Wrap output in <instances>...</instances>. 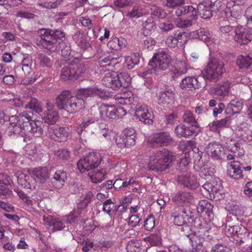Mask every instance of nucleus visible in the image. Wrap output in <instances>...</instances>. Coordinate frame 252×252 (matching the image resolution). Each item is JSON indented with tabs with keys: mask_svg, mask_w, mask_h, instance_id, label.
Returning a JSON list of instances; mask_svg holds the SVG:
<instances>
[{
	"mask_svg": "<svg viewBox=\"0 0 252 252\" xmlns=\"http://www.w3.org/2000/svg\"><path fill=\"white\" fill-rule=\"evenodd\" d=\"M191 36L193 38L202 40L208 46L212 42L213 39L212 35L208 30L201 29L192 33Z\"/></svg>",
	"mask_w": 252,
	"mask_h": 252,
	"instance_id": "nucleus-32",
	"label": "nucleus"
},
{
	"mask_svg": "<svg viewBox=\"0 0 252 252\" xmlns=\"http://www.w3.org/2000/svg\"><path fill=\"white\" fill-rule=\"evenodd\" d=\"M9 125L5 130V133L8 136L19 135L23 137L24 128L20 126L16 123H12L9 121Z\"/></svg>",
	"mask_w": 252,
	"mask_h": 252,
	"instance_id": "nucleus-42",
	"label": "nucleus"
},
{
	"mask_svg": "<svg viewBox=\"0 0 252 252\" xmlns=\"http://www.w3.org/2000/svg\"><path fill=\"white\" fill-rule=\"evenodd\" d=\"M227 174L235 179H239L243 177L242 167L240 163L237 161L230 162L227 168Z\"/></svg>",
	"mask_w": 252,
	"mask_h": 252,
	"instance_id": "nucleus-30",
	"label": "nucleus"
},
{
	"mask_svg": "<svg viewBox=\"0 0 252 252\" xmlns=\"http://www.w3.org/2000/svg\"><path fill=\"white\" fill-rule=\"evenodd\" d=\"M236 63L240 68H247L252 63V58L249 56L240 55L237 58Z\"/></svg>",
	"mask_w": 252,
	"mask_h": 252,
	"instance_id": "nucleus-48",
	"label": "nucleus"
},
{
	"mask_svg": "<svg viewBox=\"0 0 252 252\" xmlns=\"http://www.w3.org/2000/svg\"><path fill=\"white\" fill-rule=\"evenodd\" d=\"M96 109L100 118L104 119L105 118L109 119L121 118L125 116L126 110L122 107H116L114 105L102 104L97 109L96 107L92 108V110Z\"/></svg>",
	"mask_w": 252,
	"mask_h": 252,
	"instance_id": "nucleus-8",
	"label": "nucleus"
},
{
	"mask_svg": "<svg viewBox=\"0 0 252 252\" xmlns=\"http://www.w3.org/2000/svg\"><path fill=\"white\" fill-rule=\"evenodd\" d=\"M101 160V156L99 153L90 152L78 161V168L80 172H84L97 167Z\"/></svg>",
	"mask_w": 252,
	"mask_h": 252,
	"instance_id": "nucleus-9",
	"label": "nucleus"
},
{
	"mask_svg": "<svg viewBox=\"0 0 252 252\" xmlns=\"http://www.w3.org/2000/svg\"><path fill=\"white\" fill-rule=\"evenodd\" d=\"M102 81L106 87L111 88L113 90H117L122 87V82L119 80L117 72L108 71L105 73Z\"/></svg>",
	"mask_w": 252,
	"mask_h": 252,
	"instance_id": "nucleus-17",
	"label": "nucleus"
},
{
	"mask_svg": "<svg viewBox=\"0 0 252 252\" xmlns=\"http://www.w3.org/2000/svg\"><path fill=\"white\" fill-rule=\"evenodd\" d=\"M222 142L224 143L223 148H225L228 152H230L231 153H236L240 149V147H238L236 141L232 137H225L221 139Z\"/></svg>",
	"mask_w": 252,
	"mask_h": 252,
	"instance_id": "nucleus-43",
	"label": "nucleus"
},
{
	"mask_svg": "<svg viewBox=\"0 0 252 252\" xmlns=\"http://www.w3.org/2000/svg\"><path fill=\"white\" fill-rule=\"evenodd\" d=\"M212 2L206 0L197 5V15L199 14L203 19H209L213 15Z\"/></svg>",
	"mask_w": 252,
	"mask_h": 252,
	"instance_id": "nucleus-24",
	"label": "nucleus"
},
{
	"mask_svg": "<svg viewBox=\"0 0 252 252\" xmlns=\"http://www.w3.org/2000/svg\"><path fill=\"white\" fill-rule=\"evenodd\" d=\"M155 219L153 216L150 215L144 221V228L146 230L150 231L155 226Z\"/></svg>",
	"mask_w": 252,
	"mask_h": 252,
	"instance_id": "nucleus-63",
	"label": "nucleus"
},
{
	"mask_svg": "<svg viewBox=\"0 0 252 252\" xmlns=\"http://www.w3.org/2000/svg\"><path fill=\"white\" fill-rule=\"evenodd\" d=\"M213 206L206 200L200 201L196 207L198 213H205V215L210 218L213 215Z\"/></svg>",
	"mask_w": 252,
	"mask_h": 252,
	"instance_id": "nucleus-39",
	"label": "nucleus"
},
{
	"mask_svg": "<svg viewBox=\"0 0 252 252\" xmlns=\"http://www.w3.org/2000/svg\"><path fill=\"white\" fill-rule=\"evenodd\" d=\"M43 124L41 121H33L27 126H24L25 132L23 134V141L28 142L32 137H39L43 132Z\"/></svg>",
	"mask_w": 252,
	"mask_h": 252,
	"instance_id": "nucleus-10",
	"label": "nucleus"
},
{
	"mask_svg": "<svg viewBox=\"0 0 252 252\" xmlns=\"http://www.w3.org/2000/svg\"><path fill=\"white\" fill-rule=\"evenodd\" d=\"M214 174V169L211 168L203 167L200 169L199 175L201 178L205 179H209L210 177L213 176Z\"/></svg>",
	"mask_w": 252,
	"mask_h": 252,
	"instance_id": "nucleus-62",
	"label": "nucleus"
},
{
	"mask_svg": "<svg viewBox=\"0 0 252 252\" xmlns=\"http://www.w3.org/2000/svg\"><path fill=\"white\" fill-rule=\"evenodd\" d=\"M172 141V138L168 132L154 134L148 140L149 146L155 148L158 146H167Z\"/></svg>",
	"mask_w": 252,
	"mask_h": 252,
	"instance_id": "nucleus-11",
	"label": "nucleus"
},
{
	"mask_svg": "<svg viewBox=\"0 0 252 252\" xmlns=\"http://www.w3.org/2000/svg\"><path fill=\"white\" fill-rule=\"evenodd\" d=\"M74 41L82 49H88L90 45V43L86 41L84 35L80 32H75L72 36Z\"/></svg>",
	"mask_w": 252,
	"mask_h": 252,
	"instance_id": "nucleus-44",
	"label": "nucleus"
},
{
	"mask_svg": "<svg viewBox=\"0 0 252 252\" xmlns=\"http://www.w3.org/2000/svg\"><path fill=\"white\" fill-rule=\"evenodd\" d=\"M33 113L30 110L24 111L18 115H12L9 117V121L16 123L20 126H28L30 123L33 121Z\"/></svg>",
	"mask_w": 252,
	"mask_h": 252,
	"instance_id": "nucleus-15",
	"label": "nucleus"
},
{
	"mask_svg": "<svg viewBox=\"0 0 252 252\" xmlns=\"http://www.w3.org/2000/svg\"><path fill=\"white\" fill-rule=\"evenodd\" d=\"M140 244L135 241L128 242L126 247L127 252H139L140 250Z\"/></svg>",
	"mask_w": 252,
	"mask_h": 252,
	"instance_id": "nucleus-59",
	"label": "nucleus"
},
{
	"mask_svg": "<svg viewBox=\"0 0 252 252\" xmlns=\"http://www.w3.org/2000/svg\"><path fill=\"white\" fill-rule=\"evenodd\" d=\"M127 211V206L125 204H121L120 205H116L114 208L113 218L119 217L122 216L124 213H126Z\"/></svg>",
	"mask_w": 252,
	"mask_h": 252,
	"instance_id": "nucleus-60",
	"label": "nucleus"
},
{
	"mask_svg": "<svg viewBox=\"0 0 252 252\" xmlns=\"http://www.w3.org/2000/svg\"><path fill=\"white\" fill-rule=\"evenodd\" d=\"M52 32L50 29H42L38 31V34L40 37L39 43L43 48L50 52H56V45L52 42Z\"/></svg>",
	"mask_w": 252,
	"mask_h": 252,
	"instance_id": "nucleus-13",
	"label": "nucleus"
},
{
	"mask_svg": "<svg viewBox=\"0 0 252 252\" xmlns=\"http://www.w3.org/2000/svg\"><path fill=\"white\" fill-rule=\"evenodd\" d=\"M175 22L178 27L182 29L189 28L193 25L192 19L183 20L179 17L175 19Z\"/></svg>",
	"mask_w": 252,
	"mask_h": 252,
	"instance_id": "nucleus-54",
	"label": "nucleus"
},
{
	"mask_svg": "<svg viewBox=\"0 0 252 252\" xmlns=\"http://www.w3.org/2000/svg\"><path fill=\"white\" fill-rule=\"evenodd\" d=\"M182 119L183 121L189 124L190 126L195 128L196 131H201V127L197 121L195 117L194 116L192 112L189 110H186L184 112Z\"/></svg>",
	"mask_w": 252,
	"mask_h": 252,
	"instance_id": "nucleus-40",
	"label": "nucleus"
},
{
	"mask_svg": "<svg viewBox=\"0 0 252 252\" xmlns=\"http://www.w3.org/2000/svg\"><path fill=\"white\" fill-rule=\"evenodd\" d=\"M203 189L209 194L212 197L211 194H214L222 189L221 182L219 178H213L211 182H206L202 186Z\"/></svg>",
	"mask_w": 252,
	"mask_h": 252,
	"instance_id": "nucleus-27",
	"label": "nucleus"
},
{
	"mask_svg": "<svg viewBox=\"0 0 252 252\" xmlns=\"http://www.w3.org/2000/svg\"><path fill=\"white\" fill-rule=\"evenodd\" d=\"M146 239L152 246H158L161 244V237L157 234H151Z\"/></svg>",
	"mask_w": 252,
	"mask_h": 252,
	"instance_id": "nucleus-58",
	"label": "nucleus"
},
{
	"mask_svg": "<svg viewBox=\"0 0 252 252\" xmlns=\"http://www.w3.org/2000/svg\"><path fill=\"white\" fill-rule=\"evenodd\" d=\"M223 148L221 145L216 142L210 143L205 148V151L208 156L215 160L220 159L223 155Z\"/></svg>",
	"mask_w": 252,
	"mask_h": 252,
	"instance_id": "nucleus-23",
	"label": "nucleus"
},
{
	"mask_svg": "<svg viewBox=\"0 0 252 252\" xmlns=\"http://www.w3.org/2000/svg\"><path fill=\"white\" fill-rule=\"evenodd\" d=\"M25 108H29L38 114H40L41 116L42 115L40 113H42V109L39 106L38 101L36 98H32L29 103L25 106Z\"/></svg>",
	"mask_w": 252,
	"mask_h": 252,
	"instance_id": "nucleus-51",
	"label": "nucleus"
},
{
	"mask_svg": "<svg viewBox=\"0 0 252 252\" xmlns=\"http://www.w3.org/2000/svg\"><path fill=\"white\" fill-rule=\"evenodd\" d=\"M158 103L163 107H169L175 100V93L171 89H168L159 93L158 96Z\"/></svg>",
	"mask_w": 252,
	"mask_h": 252,
	"instance_id": "nucleus-20",
	"label": "nucleus"
},
{
	"mask_svg": "<svg viewBox=\"0 0 252 252\" xmlns=\"http://www.w3.org/2000/svg\"><path fill=\"white\" fill-rule=\"evenodd\" d=\"M22 70L25 75L28 76L25 79L23 80L24 83L32 84L36 80L37 78L33 77L32 75H31V73L32 72L31 66H22Z\"/></svg>",
	"mask_w": 252,
	"mask_h": 252,
	"instance_id": "nucleus-52",
	"label": "nucleus"
},
{
	"mask_svg": "<svg viewBox=\"0 0 252 252\" xmlns=\"http://www.w3.org/2000/svg\"><path fill=\"white\" fill-rule=\"evenodd\" d=\"M175 133L178 137L189 138L193 135H197L201 131H196L193 127L188 126L185 124H179L175 128Z\"/></svg>",
	"mask_w": 252,
	"mask_h": 252,
	"instance_id": "nucleus-22",
	"label": "nucleus"
},
{
	"mask_svg": "<svg viewBox=\"0 0 252 252\" xmlns=\"http://www.w3.org/2000/svg\"><path fill=\"white\" fill-rule=\"evenodd\" d=\"M189 13L191 14V16L193 19H197V11L196 8L192 5L182 7L177 9L175 11V14L178 17H180L182 15H186Z\"/></svg>",
	"mask_w": 252,
	"mask_h": 252,
	"instance_id": "nucleus-45",
	"label": "nucleus"
},
{
	"mask_svg": "<svg viewBox=\"0 0 252 252\" xmlns=\"http://www.w3.org/2000/svg\"><path fill=\"white\" fill-rule=\"evenodd\" d=\"M149 12V8L146 5L134 6L131 10L128 12L127 16L132 18H138L143 15L147 14Z\"/></svg>",
	"mask_w": 252,
	"mask_h": 252,
	"instance_id": "nucleus-36",
	"label": "nucleus"
},
{
	"mask_svg": "<svg viewBox=\"0 0 252 252\" xmlns=\"http://www.w3.org/2000/svg\"><path fill=\"white\" fill-rule=\"evenodd\" d=\"M115 206L116 204L112 202L111 199H108L103 203L102 210L108 214L111 218H113L114 213L113 211H114Z\"/></svg>",
	"mask_w": 252,
	"mask_h": 252,
	"instance_id": "nucleus-50",
	"label": "nucleus"
},
{
	"mask_svg": "<svg viewBox=\"0 0 252 252\" xmlns=\"http://www.w3.org/2000/svg\"><path fill=\"white\" fill-rule=\"evenodd\" d=\"M86 71L84 62L75 59L73 63L63 67L61 70V78L64 81L75 80L82 76Z\"/></svg>",
	"mask_w": 252,
	"mask_h": 252,
	"instance_id": "nucleus-6",
	"label": "nucleus"
},
{
	"mask_svg": "<svg viewBox=\"0 0 252 252\" xmlns=\"http://www.w3.org/2000/svg\"><path fill=\"white\" fill-rule=\"evenodd\" d=\"M36 182L42 183L49 177L47 168L45 167L34 169L32 173H29Z\"/></svg>",
	"mask_w": 252,
	"mask_h": 252,
	"instance_id": "nucleus-29",
	"label": "nucleus"
},
{
	"mask_svg": "<svg viewBox=\"0 0 252 252\" xmlns=\"http://www.w3.org/2000/svg\"><path fill=\"white\" fill-rule=\"evenodd\" d=\"M47 111L41 115L42 118L45 123L54 125L58 119V114L51 103H47Z\"/></svg>",
	"mask_w": 252,
	"mask_h": 252,
	"instance_id": "nucleus-25",
	"label": "nucleus"
},
{
	"mask_svg": "<svg viewBox=\"0 0 252 252\" xmlns=\"http://www.w3.org/2000/svg\"><path fill=\"white\" fill-rule=\"evenodd\" d=\"M176 158L174 153L167 149L153 151L149 156L148 166L150 170L162 173L170 168Z\"/></svg>",
	"mask_w": 252,
	"mask_h": 252,
	"instance_id": "nucleus-2",
	"label": "nucleus"
},
{
	"mask_svg": "<svg viewBox=\"0 0 252 252\" xmlns=\"http://www.w3.org/2000/svg\"><path fill=\"white\" fill-rule=\"evenodd\" d=\"M234 33V41L240 45L247 44L252 40V33L240 25L236 26Z\"/></svg>",
	"mask_w": 252,
	"mask_h": 252,
	"instance_id": "nucleus-14",
	"label": "nucleus"
},
{
	"mask_svg": "<svg viewBox=\"0 0 252 252\" xmlns=\"http://www.w3.org/2000/svg\"><path fill=\"white\" fill-rule=\"evenodd\" d=\"M17 181L19 186L26 189H35L36 184L32 175L19 173L17 175Z\"/></svg>",
	"mask_w": 252,
	"mask_h": 252,
	"instance_id": "nucleus-26",
	"label": "nucleus"
},
{
	"mask_svg": "<svg viewBox=\"0 0 252 252\" xmlns=\"http://www.w3.org/2000/svg\"><path fill=\"white\" fill-rule=\"evenodd\" d=\"M243 102L239 98H235L230 101L226 107V110L228 113L232 114L239 113L242 109Z\"/></svg>",
	"mask_w": 252,
	"mask_h": 252,
	"instance_id": "nucleus-38",
	"label": "nucleus"
},
{
	"mask_svg": "<svg viewBox=\"0 0 252 252\" xmlns=\"http://www.w3.org/2000/svg\"><path fill=\"white\" fill-rule=\"evenodd\" d=\"M37 62L42 67H50L52 65V60L47 55L40 53L37 54Z\"/></svg>",
	"mask_w": 252,
	"mask_h": 252,
	"instance_id": "nucleus-49",
	"label": "nucleus"
},
{
	"mask_svg": "<svg viewBox=\"0 0 252 252\" xmlns=\"http://www.w3.org/2000/svg\"><path fill=\"white\" fill-rule=\"evenodd\" d=\"M43 220L45 224L51 227L53 232L61 230L65 227L64 223L59 219L55 218L52 216H43Z\"/></svg>",
	"mask_w": 252,
	"mask_h": 252,
	"instance_id": "nucleus-28",
	"label": "nucleus"
},
{
	"mask_svg": "<svg viewBox=\"0 0 252 252\" xmlns=\"http://www.w3.org/2000/svg\"><path fill=\"white\" fill-rule=\"evenodd\" d=\"M135 116L139 121L145 124H153L154 116L146 104H139L136 106Z\"/></svg>",
	"mask_w": 252,
	"mask_h": 252,
	"instance_id": "nucleus-12",
	"label": "nucleus"
},
{
	"mask_svg": "<svg viewBox=\"0 0 252 252\" xmlns=\"http://www.w3.org/2000/svg\"><path fill=\"white\" fill-rule=\"evenodd\" d=\"M230 124V118L229 117H226L221 120L213 121L208 125V126L210 130L216 132L219 129L228 127Z\"/></svg>",
	"mask_w": 252,
	"mask_h": 252,
	"instance_id": "nucleus-34",
	"label": "nucleus"
},
{
	"mask_svg": "<svg viewBox=\"0 0 252 252\" xmlns=\"http://www.w3.org/2000/svg\"><path fill=\"white\" fill-rule=\"evenodd\" d=\"M180 88L184 91H189L201 87L198 78L195 76H188L183 78L179 84Z\"/></svg>",
	"mask_w": 252,
	"mask_h": 252,
	"instance_id": "nucleus-21",
	"label": "nucleus"
},
{
	"mask_svg": "<svg viewBox=\"0 0 252 252\" xmlns=\"http://www.w3.org/2000/svg\"><path fill=\"white\" fill-rule=\"evenodd\" d=\"M177 68L175 69V73L179 75H182L187 72L188 67L186 61H178L177 63Z\"/></svg>",
	"mask_w": 252,
	"mask_h": 252,
	"instance_id": "nucleus-56",
	"label": "nucleus"
},
{
	"mask_svg": "<svg viewBox=\"0 0 252 252\" xmlns=\"http://www.w3.org/2000/svg\"><path fill=\"white\" fill-rule=\"evenodd\" d=\"M241 231L242 232H245L244 237L245 236H249V232L247 231V229L244 226H226L225 229V234L229 237H231L234 240H238V235L237 233Z\"/></svg>",
	"mask_w": 252,
	"mask_h": 252,
	"instance_id": "nucleus-33",
	"label": "nucleus"
},
{
	"mask_svg": "<svg viewBox=\"0 0 252 252\" xmlns=\"http://www.w3.org/2000/svg\"><path fill=\"white\" fill-rule=\"evenodd\" d=\"M225 72L224 63L216 59L210 61L202 72L204 79L209 81H217Z\"/></svg>",
	"mask_w": 252,
	"mask_h": 252,
	"instance_id": "nucleus-7",
	"label": "nucleus"
},
{
	"mask_svg": "<svg viewBox=\"0 0 252 252\" xmlns=\"http://www.w3.org/2000/svg\"><path fill=\"white\" fill-rule=\"evenodd\" d=\"M121 61L119 55L114 52H106L99 58V64L100 66H114Z\"/></svg>",
	"mask_w": 252,
	"mask_h": 252,
	"instance_id": "nucleus-16",
	"label": "nucleus"
},
{
	"mask_svg": "<svg viewBox=\"0 0 252 252\" xmlns=\"http://www.w3.org/2000/svg\"><path fill=\"white\" fill-rule=\"evenodd\" d=\"M212 252H232V250L226 245L219 243L213 247Z\"/></svg>",
	"mask_w": 252,
	"mask_h": 252,
	"instance_id": "nucleus-64",
	"label": "nucleus"
},
{
	"mask_svg": "<svg viewBox=\"0 0 252 252\" xmlns=\"http://www.w3.org/2000/svg\"><path fill=\"white\" fill-rule=\"evenodd\" d=\"M173 201L180 206H188L194 202V197L192 192L189 191H179L172 198Z\"/></svg>",
	"mask_w": 252,
	"mask_h": 252,
	"instance_id": "nucleus-19",
	"label": "nucleus"
},
{
	"mask_svg": "<svg viewBox=\"0 0 252 252\" xmlns=\"http://www.w3.org/2000/svg\"><path fill=\"white\" fill-rule=\"evenodd\" d=\"M209 226L200 218H195L194 222L191 225V230L184 233L189 240V243L193 249L199 250L202 248L204 240L209 237Z\"/></svg>",
	"mask_w": 252,
	"mask_h": 252,
	"instance_id": "nucleus-3",
	"label": "nucleus"
},
{
	"mask_svg": "<svg viewBox=\"0 0 252 252\" xmlns=\"http://www.w3.org/2000/svg\"><path fill=\"white\" fill-rule=\"evenodd\" d=\"M70 129L68 127H60L53 129L52 138L59 142L66 141L69 137Z\"/></svg>",
	"mask_w": 252,
	"mask_h": 252,
	"instance_id": "nucleus-31",
	"label": "nucleus"
},
{
	"mask_svg": "<svg viewBox=\"0 0 252 252\" xmlns=\"http://www.w3.org/2000/svg\"><path fill=\"white\" fill-rule=\"evenodd\" d=\"M90 179L93 183L102 182L105 179V171L103 170L94 171L88 174Z\"/></svg>",
	"mask_w": 252,
	"mask_h": 252,
	"instance_id": "nucleus-47",
	"label": "nucleus"
},
{
	"mask_svg": "<svg viewBox=\"0 0 252 252\" xmlns=\"http://www.w3.org/2000/svg\"><path fill=\"white\" fill-rule=\"evenodd\" d=\"M171 58L168 52L162 50L154 53L150 60L147 74H158L160 71L165 70L169 66Z\"/></svg>",
	"mask_w": 252,
	"mask_h": 252,
	"instance_id": "nucleus-5",
	"label": "nucleus"
},
{
	"mask_svg": "<svg viewBox=\"0 0 252 252\" xmlns=\"http://www.w3.org/2000/svg\"><path fill=\"white\" fill-rule=\"evenodd\" d=\"M66 177L65 172L62 170H57L52 178V183L55 188L60 189L64 185Z\"/></svg>",
	"mask_w": 252,
	"mask_h": 252,
	"instance_id": "nucleus-35",
	"label": "nucleus"
},
{
	"mask_svg": "<svg viewBox=\"0 0 252 252\" xmlns=\"http://www.w3.org/2000/svg\"><path fill=\"white\" fill-rule=\"evenodd\" d=\"M189 162V159L186 157V155L182 156L180 158V160L178 161L179 169L183 170L184 172L187 171L188 169L187 166Z\"/></svg>",
	"mask_w": 252,
	"mask_h": 252,
	"instance_id": "nucleus-61",
	"label": "nucleus"
},
{
	"mask_svg": "<svg viewBox=\"0 0 252 252\" xmlns=\"http://www.w3.org/2000/svg\"><path fill=\"white\" fill-rule=\"evenodd\" d=\"M115 99L118 103L122 105L130 104L133 100L130 97H127L125 94H118L115 96Z\"/></svg>",
	"mask_w": 252,
	"mask_h": 252,
	"instance_id": "nucleus-57",
	"label": "nucleus"
},
{
	"mask_svg": "<svg viewBox=\"0 0 252 252\" xmlns=\"http://www.w3.org/2000/svg\"><path fill=\"white\" fill-rule=\"evenodd\" d=\"M179 183L183 185L184 187L194 189L199 186V184L197 181L196 177L192 174L183 173L179 175L178 178Z\"/></svg>",
	"mask_w": 252,
	"mask_h": 252,
	"instance_id": "nucleus-18",
	"label": "nucleus"
},
{
	"mask_svg": "<svg viewBox=\"0 0 252 252\" xmlns=\"http://www.w3.org/2000/svg\"><path fill=\"white\" fill-rule=\"evenodd\" d=\"M140 55L138 53H133L125 58V64L128 69L133 68L138 64L140 61Z\"/></svg>",
	"mask_w": 252,
	"mask_h": 252,
	"instance_id": "nucleus-46",
	"label": "nucleus"
},
{
	"mask_svg": "<svg viewBox=\"0 0 252 252\" xmlns=\"http://www.w3.org/2000/svg\"><path fill=\"white\" fill-rule=\"evenodd\" d=\"M54 155L56 158L61 160H67L70 158V152L65 149H61L55 151Z\"/></svg>",
	"mask_w": 252,
	"mask_h": 252,
	"instance_id": "nucleus-53",
	"label": "nucleus"
},
{
	"mask_svg": "<svg viewBox=\"0 0 252 252\" xmlns=\"http://www.w3.org/2000/svg\"><path fill=\"white\" fill-rule=\"evenodd\" d=\"M93 95H97L103 99L107 96L106 92L96 87L82 89L76 95H72L68 91H64L57 97L56 105L60 109L73 113L84 106L85 99Z\"/></svg>",
	"mask_w": 252,
	"mask_h": 252,
	"instance_id": "nucleus-1",
	"label": "nucleus"
},
{
	"mask_svg": "<svg viewBox=\"0 0 252 252\" xmlns=\"http://www.w3.org/2000/svg\"><path fill=\"white\" fill-rule=\"evenodd\" d=\"M100 117L98 112L95 113L94 116L88 117L84 119L80 125L81 128H85L86 126H88L90 124L94 123L95 121L99 120Z\"/></svg>",
	"mask_w": 252,
	"mask_h": 252,
	"instance_id": "nucleus-55",
	"label": "nucleus"
},
{
	"mask_svg": "<svg viewBox=\"0 0 252 252\" xmlns=\"http://www.w3.org/2000/svg\"><path fill=\"white\" fill-rule=\"evenodd\" d=\"M65 38V34L60 29H57L52 31V42L54 43L56 45V51L58 50V48L62 47L61 46L60 47H58L59 44L60 45L63 46L64 42L63 41Z\"/></svg>",
	"mask_w": 252,
	"mask_h": 252,
	"instance_id": "nucleus-41",
	"label": "nucleus"
},
{
	"mask_svg": "<svg viewBox=\"0 0 252 252\" xmlns=\"http://www.w3.org/2000/svg\"><path fill=\"white\" fill-rule=\"evenodd\" d=\"M195 212L190 208L183 206H176L172 212L175 225L181 226V230L184 233L191 230V225L194 222Z\"/></svg>",
	"mask_w": 252,
	"mask_h": 252,
	"instance_id": "nucleus-4",
	"label": "nucleus"
},
{
	"mask_svg": "<svg viewBox=\"0 0 252 252\" xmlns=\"http://www.w3.org/2000/svg\"><path fill=\"white\" fill-rule=\"evenodd\" d=\"M230 83L227 81L223 82L215 87L211 88V92L215 95L223 96L227 94L230 88Z\"/></svg>",
	"mask_w": 252,
	"mask_h": 252,
	"instance_id": "nucleus-37",
	"label": "nucleus"
}]
</instances>
